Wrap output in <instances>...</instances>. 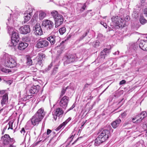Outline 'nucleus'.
Masks as SVG:
<instances>
[{
	"label": "nucleus",
	"instance_id": "obj_1",
	"mask_svg": "<svg viewBox=\"0 0 147 147\" xmlns=\"http://www.w3.org/2000/svg\"><path fill=\"white\" fill-rule=\"evenodd\" d=\"M45 115L44 110L42 108L39 109L30 119L32 124L33 126L37 125L42 121Z\"/></svg>",
	"mask_w": 147,
	"mask_h": 147
},
{
	"label": "nucleus",
	"instance_id": "obj_2",
	"mask_svg": "<svg viewBox=\"0 0 147 147\" xmlns=\"http://www.w3.org/2000/svg\"><path fill=\"white\" fill-rule=\"evenodd\" d=\"M110 132L109 130L105 129L101 132L98 137L95 140L94 145L98 146L106 140L109 138Z\"/></svg>",
	"mask_w": 147,
	"mask_h": 147
},
{
	"label": "nucleus",
	"instance_id": "obj_3",
	"mask_svg": "<svg viewBox=\"0 0 147 147\" xmlns=\"http://www.w3.org/2000/svg\"><path fill=\"white\" fill-rule=\"evenodd\" d=\"M51 14L54 19L56 28L58 27L62 24L63 21L62 16L58 14L56 11H53L51 12Z\"/></svg>",
	"mask_w": 147,
	"mask_h": 147
},
{
	"label": "nucleus",
	"instance_id": "obj_4",
	"mask_svg": "<svg viewBox=\"0 0 147 147\" xmlns=\"http://www.w3.org/2000/svg\"><path fill=\"white\" fill-rule=\"evenodd\" d=\"M3 144L5 145H9V147H16L14 144L15 141L13 138H11L9 135L5 134L1 137Z\"/></svg>",
	"mask_w": 147,
	"mask_h": 147
},
{
	"label": "nucleus",
	"instance_id": "obj_5",
	"mask_svg": "<svg viewBox=\"0 0 147 147\" xmlns=\"http://www.w3.org/2000/svg\"><path fill=\"white\" fill-rule=\"evenodd\" d=\"M11 35V40L8 42L7 44L9 46L14 48L19 41L20 38L16 31L12 32Z\"/></svg>",
	"mask_w": 147,
	"mask_h": 147
},
{
	"label": "nucleus",
	"instance_id": "obj_6",
	"mask_svg": "<svg viewBox=\"0 0 147 147\" xmlns=\"http://www.w3.org/2000/svg\"><path fill=\"white\" fill-rule=\"evenodd\" d=\"M112 22L115 24L117 28H123L125 26V22L122 19H121L118 16H113L111 18Z\"/></svg>",
	"mask_w": 147,
	"mask_h": 147
},
{
	"label": "nucleus",
	"instance_id": "obj_7",
	"mask_svg": "<svg viewBox=\"0 0 147 147\" xmlns=\"http://www.w3.org/2000/svg\"><path fill=\"white\" fill-rule=\"evenodd\" d=\"M17 65L16 60L11 56L7 57L5 62V65L7 67L13 68L15 67Z\"/></svg>",
	"mask_w": 147,
	"mask_h": 147
},
{
	"label": "nucleus",
	"instance_id": "obj_8",
	"mask_svg": "<svg viewBox=\"0 0 147 147\" xmlns=\"http://www.w3.org/2000/svg\"><path fill=\"white\" fill-rule=\"evenodd\" d=\"M42 25L48 31L52 30L54 27V24L53 22L48 20H44L42 22Z\"/></svg>",
	"mask_w": 147,
	"mask_h": 147
},
{
	"label": "nucleus",
	"instance_id": "obj_9",
	"mask_svg": "<svg viewBox=\"0 0 147 147\" xmlns=\"http://www.w3.org/2000/svg\"><path fill=\"white\" fill-rule=\"evenodd\" d=\"M64 64L65 65L74 62L75 60V56L72 55H69L68 56L64 57L63 59Z\"/></svg>",
	"mask_w": 147,
	"mask_h": 147
},
{
	"label": "nucleus",
	"instance_id": "obj_10",
	"mask_svg": "<svg viewBox=\"0 0 147 147\" xmlns=\"http://www.w3.org/2000/svg\"><path fill=\"white\" fill-rule=\"evenodd\" d=\"M69 100V98L66 96H65L60 100H58L57 102L59 103L61 107L65 109L67 106Z\"/></svg>",
	"mask_w": 147,
	"mask_h": 147
},
{
	"label": "nucleus",
	"instance_id": "obj_11",
	"mask_svg": "<svg viewBox=\"0 0 147 147\" xmlns=\"http://www.w3.org/2000/svg\"><path fill=\"white\" fill-rule=\"evenodd\" d=\"M39 89L40 86L38 85L32 86L29 90V92L27 90L26 92L28 94V95L26 97V99H28L29 98H30L29 96H31L32 94L37 93Z\"/></svg>",
	"mask_w": 147,
	"mask_h": 147
},
{
	"label": "nucleus",
	"instance_id": "obj_12",
	"mask_svg": "<svg viewBox=\"0 0 147 147\" xmlns=\"http://www.w3.org/2000/svg\"><path fill=\"white\" fill-rule=\"evenodd\" d=\"M49 44V43L48 41L42 39L37 41L36 47L38 48H42L47 47Z\"/></svg>",
	"mask_w": 147,
	"mask_h": 147
},
{
	"label": "nucleus",
	"instance_id": "obj_13",
	"mask_svg": "<svg viewBox=\"0 0 147 147\" xmlns=\"http://www.w3.org/2000/svg\"><path fill=\"white\" fill-rule=\"evenodd\" d=\"M33 10L32 8H29L24 13V23L30 20L32 15Z\"/></svg>",
	"mask_w": 147,
	"mask_h": 147
},
{
	"label": "nucleus",
	"instance_id": "obj_14",
	"mask_svg": "<svg viewBox=\"0 0 147 147\" xmlns=\"http://www.w3.org/2000/svg\"><path fill=\"white\" fill-rule=\"evenodd\" d=\"M19 30L20 33L23 34H26L30 32V28L29 25H24L21 27Z\"/></svg>",
	"mask_w": 147,
	"mask_h": 147
},
{
	"label": "nucleus",
	"instance_id": "obj_15",
	"mask_svg": "<svg viewBox=\"0 0 147 147\" xmlns=\"http://www.w3.org/2000/svg\"><path fill=\"white\" fill-rule=\"evenodd\" d=\"M139 46L142 50L147 51V40H141L139 44Z\"/></svg>",
	"mask_w": 147,
	"mask_h": 147
},
{
	"label": "nucleus",
	"instance_id": "obj_16",
	"mask_svg": "<svg viewBox=\"0 0 147 147\" xmlns=\"http://www.w3.org/2000/svg\"><path fill=\"white\" fill-rule=\"evenodd\" d=\"M147 116V113L146 111L142 112L138 115L139 119H137L135 123H138L141 121L142 120Z\"/></svg>",
	"mask_w": 147,
	"mask_h": 147
},
{
	"label": "nucleus",
	"instance_id": "obj_17",
	"mask_svg": "<svg viewBox=\"0 0 147 147\" xmlns=\"http://www.w3.org/2000/svg\"><path fill=\"white\" fill-rule=\"evenodd\" d=\"M34 33L36 35H41L42 34V31L41 27L39 26H36L34 27Z\"/></svg>",
	"mask_w": 147,
	"mask_h": 147
},
{
	"label": "nucleus",
	"instance_id": "obj_18",
	"mask_svg": "<svg viewBox=\"0 0 147 147\" xmlns=\"http://www.w3.org/2000/svg\"><path fill=\"white\" fill-rule=\"evenodd\" d=\"M28 46V44L25 42H20L18 46V49L23 50L25 49Z\"/></svg>",
	"mask_w": 147,
	"mask_h": 147
},
{
	"label": "nucleus",
	"instance_id": "obj_19",
	"mask_svg": "<svg viewBox=\"0 0 147 147\" xmlns=\"http://www.w3.org/2000/svg\"><path fill=\"white\" fill-rule=\"evenodd\" d=\"M63 113V111L60 108L58 107L55 109L53 113V115H55L59 117L62 115Z\"/></svg>",
	"mask_w": 147,
	"mask_h": 147
},
{
	"label": "nucleus",
	"instance_id": "obj_20",
	"mask_svg": "<svg viewBox=\"0 0 147 147\" xmlns=\"http://www.w3.org/2000/svg\"><path fill=\"white\" fill-rule=\"evenodd\" d=\"M109 49H108L107 48L105 49L100 53V58L102 59H104L107 53H109Z\"/></svg>",
	"mask_w": 147,
	"mask_h": 147
},
{
	"label": "nucleus",
	"instance_id": "obj_21",
	"mask_svg": "<svg viewBox=\"0 0 147 147\" xmlns=\"http://www.w3.org/2000/svg\"><path fill=\"white\" fill-rule=\"evenodd\" d=\"M121 122V120L119 118H118L111 123V125L113 128H116Z\"/></svg>",
	"mask_w": 147,
	"mask_h": 147
},
{
	"label": "nucleus",
	"instance_id": "obj_22",
	"mask_svg": "<svg viewBox=\"0 0 147 147\" xmlns=\"http://www.w3.org/2000/svg\"><path fill=\"white\" fill-rule=\"evenodd\" d=\"M47 40L49 41L51 45L54 44L56 42V36L55 35H51L47 38Z\"/></svg>",
	"mask_w": 147,
	"mask_h": 147
},
{
	"label": "nucleus",
	"instance_id": "obj_23",
	"mask_svg": "<svg viewBox=\"0 0 147 147\" xmlns=\"http://www.w3.org/2000/svg\"><path fill=\"white\" fill-rule=\"evenodd\" d=\"M39 18L40 20H43L46 17V13L44 11L40 10L39 11Z\"/></svg>",
	"mask_w": 147,
	"mask_h": 147
},
{
	"label": "nucleus",
	"instance_id": "obj_24",
	"mask_svg": "<svg viewBox=\"0 0 147 147\" xmlns=\"http://www.w3.org/2000/svg\"><path fill=\"white\" fill-rule=\"evenodd\" d=\"M8 96L7 94H5L3 96L1 102V104L2 106L6 104V102L8 100Z\"/></svg>",
	"mask_w": 147,
	"mask_h": 147
},
{
	"label": "nucleus",
	"instance_id": "obj_25",
	"mask_svg": "<svg viewBox=\"0 0 147 147\" xmlns=\"http://www.w3.org/2000/svg\"><path fill=\"white\" fill-rule=\"evenodd\" d=\"M38 55L39 57L38 58V62L39 63H42V61L43 59L45 57V55L41 53H39Z\"/></svg>",
	"mask_w": 147,
	"mask_h": 147
},
{
	"label": "nucleus",
	"instance_id": "obj_26",
	"mask_svg": "<svg viewBox=\"0 0 147 147\" xmlns=\"http://www.w3.org/2000/svg\"><path fill=\"white\" fill-rule=\"evenodd\" d=\"M26 63L28 65H32V61L31 59V57L29 56H26Z\"/></svg>",
	"mask_w": 147,
	"mask_h": 147
},
{
	"label": "nucleus",
	"instance_id": "obj_27",
	"mask_svg": "<svg viewBox=\"0 0 147 147\" xmlns=\"http://www.w3.org/2000/svg\"><path fill=\"white\" fill-rule=\"evenodd\" d=\"M139 21L142 24H144L147 22V20L145 19L144 16H140Z\"/></svg>",
	"mask_w": 147,
	"mask_h": 147
},
{
	"label": "nucleus",
	"instance_id": "obj_28",
	"mask_svg": "<svg viewBox=\"0 0 147 147\" xmlns=\"http://www.w3.org/2000/svg\"><path fill=\"white\" fill-rule=\"evenodd\" d=\"M66 31V29L65 27H63L60 28L59 30V32L61 35H63Z\"/></svg>",
	"mask_w": 147,
	"mask_h": 147
},
{
	"label": "nucleus",
	"instance_id": "obj_29",
	"mask_svg": "<svg viewBox=\"0 0 147 147\" xmlns=\"http://www.w3.org/2000/svg\"><path fill=\"white\" fill-rule=\"evenodd\" d=\"M69 88V87L68 86H67L66 88L63 87L62 88L60 95L61 97L63 96V95L65 94L66 92V90L67 89Z\"/></svg>",
	"mask_w": 147,
	"mask_h": 147
},
{
	"label": "nucleus",
	"instance_id": "obj_30",
	"mask_svg": "<svg viewBox=\"0 0 147 147\" xmlns=\"http://www.w3.org/2000/svg\"><path fill=\"white\" fill-rule=\"evenodd\" d=\"M32 125H33L32 124V121L31 120H30L27 122L26 126L28 127V129H30L33 127L32 126Z\"/></svg>",
	"mask_w": 147,
	"mask_h": 147
},
{
	"label": "nucleus",
	"instance_id": "obj_31",
	"mask_svg": "<svg viewBox=\"0 0 147 147\" xmlns=\"http://www.w3.org/2000/svg\"><path fill=\"white\" fill-rule=\"evenodd\" d=\"M97 38L100 41H103L105 38V36L102 34L99 33L98 34Z\"/></svg>",
	"mask_w": 147,
	"mask_h": 147
},
{
	"label": "nucleus",
	"instance_id": "obj_32",
	"mask_svg": "<svg viewBox=\"0 0 147 147\" xmlns=\"http://www.w3.org/2000/svg\"><path fill=\"white\" fill-rule=\"evenodd\" d=\"M8 33L10 34L12 33V32L14 31L13 30V28L12 27L8 26L7 27Z\"/></svg>",
	"mask_w": 147,
	"mask_h": 147
},
{
	"label": "nucleus",
	"instance_id": "obj_33",
	"mask_svg": "<svg viewBox=\"0 0 147 147\" xmlns=\"http://www.w3.org/2000/svg\"><path fill=\"white\" fill-rule=\"evenodd\" d=\"M66 124L63 122V123L60 124L59 126L56 128V130H59L62 128H63Z\"/></svg>",
	"mask_w": 147,
	"mask_h": 147
},
{
	"label": "nucleus",
	"instance_id": "obj_34",
	"mask_svg": "<svg viewBox=\"0 0 147 147\" xmlns=\"http://www.w3.org/2000/svg\"><path fill=\"white\" fill-rule=\"evenodd\" d=\"M137 47L138 46L136 43H134L132 44L131 46L130 47V48H131L133 49L134 50H135V49H136Z\"/></svg>",
	"mask_w": 147,
	"mask_h": 147
},
{
	"label": "nucleus",
	"instance_id": "obj_35",
	"mask_svg": "<svg viewBox=\"0 0 147 147\" xmlns=\"http://www.w3.org/2000/svg\"><path fill=\"white\" fill-rule=\"evenodd\" d=\"M13 121H10L8 123V125L9 127L8 128V129H13L12 125L13 124Z\"/></svg>",
	"mask_w": 147,
	"mask_h": 147
},
{
	"label": "nucleus",
	"instance_id": "obj_36",
	"mask_svg": "<svg viewBox=\"0 0 147 147\" xmlns=\"http://www.w3.org/2000/svg\"><path fill=\"white\" fill-rule=\"evenodd\" d=\"M86 7V4L85 3L82 6L81 8L80 9V11L81 12H83L85 10V8Z\"/></svg>",
	"mask_w": 147,
	"mask_h": 147
},
{
	"label": "nucleus",
	"instance_id": "obj_37",
	"mask_svg": "<svg viewBox=\"0 0 147 147\" xmlns=\"http://www.w3.org/2000/svg\"><path fill=\"white\" fill-rule=\"evenodd\" d=\"M9 69H6L5 68H3L2 69V71L4 73H7L9 72Z\"/></svg>",
	"mask_w": 147,
	"mask_h": 147
},
{
	"label": "nucleus",
	"instance_id": "obj_38",
	"mask_svg": "<svg viewBox=\"0 0 147 147\" xmlns=\"http://www.w3.org/2000/svg\"><path fill=\"white\" fill-rule=\"evenodd\" d=\"M99 42L98 40H97L96 41L94 44V46L95 47H96L99 46Z\"/></svg>",
	"mask_w": 147,
	"mask_h": 147
},
{
	"label": "nucleus",
	"instance_id": "obj_39",
	"mask_svg": "<svg viewBox=\"0 0 147 147\" xmlns=\"http://www.w3.org/2000/svg\"><path fill=\"white\" fill-rule=\"evenodd\" d=\"M20 132L21 134H23V135H24V134L26 132V131L25 130V129L24 128H22L21 130L20 131Z\"/></svg>",
	"mask_w": 147,
	"mask_h": 147
},
{
	"label": "nucleus",
	"instance_id": "obj_40",
	"mask_svg": "<svg viewBox=\"0 0 147 147\" xmlns=\"http://www.w3.org/2000/svg\"><path fill=\"white\" fill-rule=\"evenodd\" d=\"M91 85V83H90V84H85V85H84V89L87 88H88V86L90 85Z\"/></svg>",
	"mask_w": 147,
	"mask_h": 147
},
{
	"label": "nucleus",
	"instance_id": "obj_41",
	"mask_svg": "<svg viewBox=\"0 0 147 147\" xmlns=\"http://www.w3.org/2000/svg\"><path fill=\"white\" fill-rule=\"evenodd\" d=\"M144 14L145 15V16L147 17V8H145L144 10Z\"/></svg>",
	"mask_w": 147,
	"mask_h": 147
},
{
	"label": "nucleus",
	"instance_id": "obj_42",
	"mask_svg": "<svg viewBox=\"0 0 147 147\" xmlns=\"http://www.w3.org/2000/svg\"><path fill=\"white\" fill-rule=\"evenodd\" d=\"M126 83V81L124 80H121L119 83L120 85H122L125 84Z\"/></svg>",
	"mask_w": 147,
	"mask_h": 147
},
{
	"label": "nucleus",
	"instance_id": "obj_43",
	"mask_svg": "<svg viewBox=\"0 0 147 147\" xmlns=\"http://www.w3.org/2000/svg\"><path fill=\"white\" fill-rule=\"evenodd\" d=\"M71 119L70 118H69L64 122L66 125L67 123L71 120Z\"/></svg>",
	"mask_w": 147,
	"mask_h": 147
},
{
	"label": "nucleus",
	"instance_id": "obj_44",
	"mask_svg": "<svg viewBox=\"0 0 147 147\" xmlns=\"http://www.w3.org/2000/svg\"><path fill=\"white\" fill-rule=\"evenodd\" d=\"M89 32V30H87L86 32H85L84 34H83V35H84L85 37L86 36L88 33Z\"/></svg>",
	"mask_w": 147,
	"mask_h": 147
},
{
	"label": "nucleus",
	"instance_id": "obj_45",
	"mask_svg": "<svg viewBox=\"0 0 147 147\" xmlns=\"http://www.w3.org/2000/svg\"><path fill=\"white\" fill-rule=\"evenodd\" d=\"M85 37L83 35L81 36L78 39L79 41H80L82 40Z\"/></svg>",
	"mask_w": 147,
	"mask_h": 147
},
{
	"label": "nucleus",
	"instance_id": "obj_46",
	"mask_svg": "<svg viewBox=\"0 0 147 147\" xmlns=\"http://www.w3.org/2000/svg\"><path fill=\"white\" fill-rule=\"evenodd\" d=\"M85 37L83 35L81 36L78 39L79 41H80L82 40Z\"/></svg>",
	"mask_w": 147,
	"mask_h": 147
},
{
	"label": "nucleus",
	"instance_id": "obj_47",
	"mask_svg": "<svg viewBox=\"0 0 147 147\" xmlns=\"http://www.w3.org/2000/svg\"><path fill=\"white\" fill-rule=\"evenodd\" d=\"M85 37L83 35L81 36L78 39L79 41H80L82 40Z\"/></svg>",
	"mask_w": 147,
	"mask_h": 147
},
{
	"label": "nucleus",
	"instance_id": "obj_48",
	"mask_svg": "<svg viewBox=\"0 0 147 147\" xmlns=\"http://www.w3.org/2000/svg\"><path fill=\"white\" fill-rule=\"evenodd\" d=\"M51 132V130L49 129H48L47 131V135L49 134Z\"/></svg>",
	"mask_w": 147,
	"mask_h": 147
},
{
	"label": "nucleus",
	"instance_id": "obj_49",
	"mask_svg": "<svg viewBox=\"0 0 147 147\" xmlns=\"http://www.w3.org/2000/svg\"><path fill=\"white\" fill-rule=\"evenodd\" d=\"M5 82L7 84H10L12 83V81L11 80H9L7 81H5Z\"/></svg>",
	"mask_w": 147,
	"mask_h": 147
},
{
	"label": "nucleus",
	"instance_id": "obj_50",
	"mask_svg": "<svg viewBox=\"0 0 147 147\" xmlns=\"http://www.w3.org/2000/svg\"><path fill=\"white\" fill-rule=\"evenodd\" d=\"M31 69L32 71L33 72L36 71L37 70V69L36 68H34L33 67L31 68Z\"/></svg>",
	"mask_w": 147,
	"mask_h": 147
},
{
	"label": "nucleus",
	"instance_id": "obj_51",
	"mask_svg": "<svg viewBox=\"0 0 147 147\" xmlns=\"http://www.w3.org/2000/svg\"><path fill=\"white\" fill-rule=\"evenodd\" d=\"M53 115V117L54 119V120L55 121H56L57 119V117H58V116H57L56 115Z\"/></svg>",
	"mask_w": 147,
	"mask_h": 147
},
{
	"label": "nucleus",
	"instance_id": "obj_52",
	"mask_svg": "<svg viewBox=\"0 0 147 147\" xmlns=\"http://www.w3.org/2000/svg\"><path fill=\"white\" fill-rule=\"evenodd\" d=\"M139 118V117H138V115H137V116H136V117L135 118L134 117V118H133L132 119V121H133V122H135H135H134V120H135L136 119H137V118Z\"/></svg>",
	"mask_w": 147,
	"mask_h": 147
},
{
	"label": "nucleus",
	"instance_id": "obj_53",
	"mask_svg": "<svg viewBox=\"0 0 147 147\" xmlns=\"http://www.w3.org/2000/svg\"><path fill=\"white\" fill-rule=\"evenodd\" d=\"M0 92H1V93H0V94H2L5 93V90H0Z\"/></svg>",
	"mask_w": 147,
	"mask_h": 147
},
{
	"label": "nucleus",
	"instance_id": "obj_54",
	"mask_svg": "<svg viewBox=\"0 0 147 147\" xmlns=\"http://www.w3.org/2000/svg\"><path fill=\"white\" fill-rule=\"evenodd\" d=\"M126 113H123L121 114V115L122 117H124L126 115Z\"/></svg>",
	"mask_w": 147,
	"mask_h": 147
},
{
	"label": "nucleus",
	"instance_id": "obj_55",
	"mask_svg": "<svg viewBox=\"0 0 147 147\" xmlns=\"http://www.w3.org/2000/svg\"><path fill=\"white\" fill-rule=\"evenodd\" d=\"M80 138H78L72 144V145H73L76 142L78 141V139Z\"/></svg>",
	"mask_w": 147,
	"mask_h": 147
},
{
	"label": "nucleus",
	"instance_id": "obj_56",
	"mask_svg": "<svg viewBox=\"0 0 147 147\" xmlns=\"http://www.w3.org/2000/svg\"><path fill=\"white\" fill-rule=\"evenodd\" d=\"M103 26L106 28H107V24L106 23L103 24L102 25Z\"/></svg>",
	"mask_w": 147,
	"mask_h": 147
},
{
	"label": "nucleus",
	"instance_id": "obj_57",
	"mask_svg": "<svg viewBox=\"0 0 147 147\" xmlns=\"http://www.w3.org/2000/svg\"><path fill=\"white\" fill-rule=\"evenodd\" d=\"M75 135V134H73V133L71 134V136L70 137V138H72V139H73L74 137V136Z\"/></svg>",
	"mask_w": 147,
	"mask_h": 147
},
{
	"label": "nucleus",
	"instance_id": "obj_58",
	"mask_svg": "<svg viewBox=\"0 0 147 147\" xmlns=\"http://www.w3.org/2000/svg\"><path fill=\"white\" fill-rule=\"evenodd\" d=\"M117 92L116 93L114 94V96L115 97H118V96L117 95Z\"/></svg>",
	"mask_w": 147,
	"mask_h": 147
},
{
	"label": "nucleus",
	"instance_id": "obj_59",
	"mask_svg": "<svg viewBox=\"0 0 147 147\" xmlns=\"http://www.w3.org/2000/svg\"><path fill=\"white\" fill-rule=\"evenodd\" d=\"M65 42V41H62L60 43L61 46H63V44Z\"/></svg>",
	"mask_w": 147,
	"mask_h": 147
},
{
	"label": "nucleus",
	"instance_id": "obj_60",
	"mask_svg": "<svg viewBox=\"0 0 147 147\" xmlns=\"http://www.w3.org/2000/svg\"><path fill=\"white\" fill-rule=\"evenodd\" d=\"M145 0H141V3H143L145 2Z\"/></svg>",
	"mask_w": 147,
	"mask_h": 147
},
{
	"label": "nucleus",
	"instance_id": "obj_61",
	"mask_svg": "<svg viewBox=\"0 0 147 147\" xmlns=\"http://www.w3.org/2000/svg\"><path fill=\"white\" fill-rule=\"evenodd\" d=\"M105 23L103 22H102V21H101L100 22V24L102 25H103V24H104Z\"/></svg>",
	"mask_w": 147,
	"mask_h": 147
},
{
	"label": "nucleus",
	"instance_id": "obj_62",
	"mask_svg": "<svg viewBox=\"0 0 147 147\" xmlns=\"http://www.w3.org/2000/svg\"><path fill=\"white\" fill-rule=\"evenodd\" d=\"M71 142V141H70V142H69V143H70ZM69 144H70V143H69V144H67V145H66V146H65V147H67L69 146Z\"/></svg>",
	"mask_w": 147,
	"mask_h": 147
},
{
	"label": "nucleus",
	"instance_id": "obj_63",
	"mask_svg": "<svg viewBox=\"0 0 147 147\" xmlns=\"http://www.w3.org/2000/svg\"><path fill=\"white\" fill-rule=\"evenodd\" d=\"M126 19L127 20H129V17L127 16L126 17Z\"/></svg>",
	"mask_w": 147,
	"mask_h": 147
},
{
	"label": "nucleus",
	"instance_id": "obj_64",
	"mask_svg": "<svg viewBox=\"0 0 147 147\" xmlns=\"http://www.w3.org/2000/svg\"><path fill=\"white\" fill-rule=\"evenodd\" d=\"M73 109V108L71 107L69 109H68V111H69V110H71V109Z\"/></svg>",
	"mask_w": 147,
	"mask_h": 147
}]
</instances>
